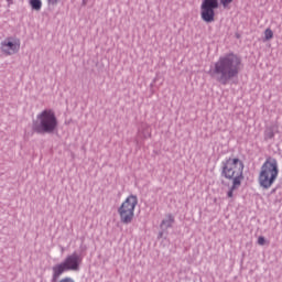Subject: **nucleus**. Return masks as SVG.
<instances>
[{
    "mask_svg": "<svg viewBox=\"0 0 282 282\" xmlns=\"http://www.w3.org/2000/svg\"><path fill=\"white\" fill-rule=\"evenodd\" d=\"M239 72H241V57L235 53H228L218 58L209 69V76L216 78L221 85H228V80L237 78Z\"/></svg>",
    "mask_w": 282,
    "mask_h": 282,
    "instance_id": "nucleus-1",
    "label": "nucleus"
},
{
    "mask_svg": "<svg viewBox=\"0 0 282 282\" xmlns=\"http://www.w3.org/2000/svg\"><path fill=\"white\" fill-rule=\"evenodd\" d=\"M243 161L239 158H228L221 163V176L225 180L232 182L231 187L227 193V197L232 199L235 191L241 186L243 182Z\"/></svg>",
    "mask_w": 282,
    "mask_h": 282,
    "instance_id": "nucleus-2",
    "label": "nucleus"
},
{
    "mask_svg": "<svg viewBox=\"0 0 282 282\" xmlns=\"http://www.w3.org/2000/svg\"><path fill=\"white\" fill-rule=\"evenodd\" d=\"M56 127H58V119H56V113L52 109L41 111L33 122L35 133H54Z\"/></svg>",
    "mask_w": 282,
    "mask_h": 282,
    "instance_id": "nucleus-3",
    "label": "nucleus"
},
{
    "mask_svg": "<svg viewBox=\"0 0 282 282\" xmlns=\"http://www.w3.org/2000/svg\"><path fill=\"white\" fill-rule=\"evenodd\" d=\"M82 263L83 257H80V254L74 252L67 256L63 262L57 263L52 268V281H58V279H61V275L65 274V272H78V270H80Z\"/></svg>",
    "mask_w": 282,
    "mask_h": 282,
    "instance_id": "nucleus-4",
    "label": "nucleus"
},
{
    "mask_svg": "<svg viewBox=\"0 0 282 282\" xmlns=\"http://www.w3.org/2000/svg\"><path fill=\"white\" fill-rule=\"evenodd\" d=\"M279 177V162L274 158H268L261 167L259 184L262 188H270Z\"/></svg>",
    "mask_w": 282,
    "mask_h": 282,
    "instance_id": "nucleus-5",
    "label": "nucleus"
},
{
    "mask_svg": "<svg viewBox=\"0 0 282 282\" xmlns=\"http://www.w3.org/2000/svg\"><path fill=\"white\" fill-rule=\"evenodd\" d=\"M138 206V196H128L118 209L121 224H131L135 217V207Z\"/></svg>",
    "mask_w": 282,
    "mask_h": 282,
    "instance_id": "nucleus-6",
    "label": "nucleus"
},
{
    "mask_svg": "<svg viewBox=\"0 0 282 282\" xmlns=\"http://www.w3.org/2000/svg\"><path fill=\"white\" fill-rule=\"evenodd\" d=\"M219 8L217 0H204L200 6V17L205 23L215 21V10Z\"/></svg>",
    "mask_w": 282,
    "mask_h": 282,
    "instance_id": "nucleus-7",
    "label": "nucleus"
},
{
    "mask_svg": "<svg viewBox=\"0 0 282 282\" xmlns=\"http://www.w3.org/2000/svg\"><path fill=\"white\" fill-rule=\"evenodd\" d=\"M0 50L4 56H14L21 50V40L14 36L6 37L0 43Z\"/></svg>",
    "mask_w": 282,
    "mask_h": 282,
    "instance_id": "nucleus-8",
    "label": "nucleus"
},
{
    "mask_svg": "<svg viewBox=\"0 0 282 282\" xmlns=\"http://www.w3.org/2000/svg\"><path fill=\"white\" fill-rule=\"evenodd\" d=\"M173 224H175V218L173 217V215H167L165 217V219L162 220L161 227L162 228H171V226H173Z\"/></svg>",
    "mask_w": 282,
    "mask_h": 282,
    "instance_id": "nucleus-9",
    "label": "nucleus"
},
{
    "mask_svg": "<svg viewBox=\"0 0 282 282\" xmlns=\"http://www.w3.org/2000/svg\"><path fill=\"white\" fill-rule=\"evenodd\" d=\"M30 6L32 10H36V12H39L41 8H43V2H41V0H30Z\"/></svg>",
    "mask_w": 282,
    "mask_h": 282,
    "instance_id": "nucleus-10",
    "label": "nucleus"
},
{
    "mask_svg": "<svg viewBox=\"0 0 282 282\" xmlns=\"http://www.w3.org/2000/svg\"><path fill=\"white\" fill-rule=\"evenodd\" d=\"M272 39H274V32H272V29H265L264 41H270Z\"/></svg>",
    "mask_w": 282,
    "mask_h": 282,
    "instance_id": "nucleus-11",
    "label": "nucleus"
},
{
    "mask_svg": "<svg viewBox=\"0 0 282 282\" xmlns=\"http://www.w3.org/2000/svg\"><path fill=\"white\" fill-rule=\"evenodd\" d=\"M234 0H220L221 6H224L225 8H228V6H230V3H232Z\"/></svg>",
    "mask_w": 282,
    "mask_h": 282,
    "instance_id": "nucleus-12",
    "label": "nucleus"
},
{
    "mask_svg": "<svg viewBox=\"0 0 282 282\" xmlns=\"http://www.w3.org/2000/svg\"><path fill=\"white\" fill-rule=\"evenodd\" d=\"M258 245H259V246H265V238H264L263 236H260V237L258 238Z\"/></svg>",
    "mask_w": 282,
    "mask_h": 282,
    "instance_id": "nucleus-13",
    "label": "nucleus"
},
{
    "mask_svg": "<svg viewBox=\"0 0 282 282\" xmlns=\"http://www.w3.org/2000/svg\"><path fill=\"white\" fill-rule=\"evenodd\" d=\"M265 138H268L269 140H272V138H274V132L270 130L269 132L265 133Z\"/></svg>",
    "mask_w": 282,
    "mask_h": 282,
    "instance_id": "nucleus-14",
    "label": "nucleus"
},
{
    "mask_svg": "<svg viewBox=\"0 0 282 282\" xmlns=\"http://www.w3.org/2000/svg\"><path fill=\"white\" fill-rule=\"evenodd\" d=\"M59 282H76V281H74V279H72L69 276H66V278H63L62 280H59Z\"/></svg>",
    "mask_w": 282,
    "mask_h": 282,
    "instance_id": "nucleus-15",
    "label": "nucleus"
},
{
    "mask_svg": "<svg viewBox=\"0 0 282 282\" xmlns=\"http://www.w3.org/2000/svg\"><path fill=\"white\" fill-rule=\"evenodd\" d=\"M58 1H61V0H48V3H51L52 6H56V3H58Z\"/></svg>",
    "mask_w": 282,
    "mask_h": 282,
    "instance_id": "nucleus-16",
    "label": "nucleus"
}]
</instances>
